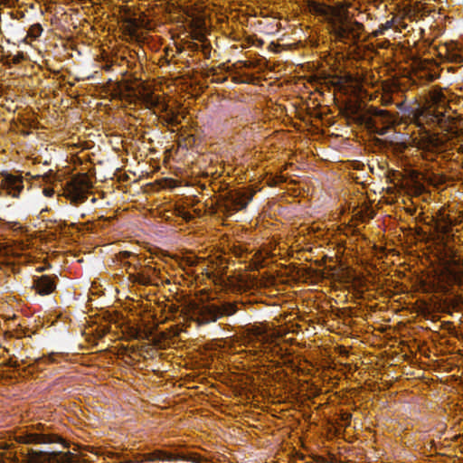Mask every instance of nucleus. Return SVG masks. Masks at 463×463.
I'll list each match as a JSON object with an SVG mask.
<instances>
[{
	"instance_id": "nucleus-1",
	"label": "nucleus",
	"mask_w": 463,
	"mask_h": 463,
	"mask_svg": "<svg viewBox=\"0 0 463 463\" xmlns=\"http://www.w3.org/2000/svg\"><path fill=\"white\" fill-rule=\"evenodd\" d=\"M447 103L448 99L444 92L441 90H433L425 106H418L411 110L408 134L411 146L429 152L436 151L441 146L440 138L427 131L424 126L439 125L441 128H445L447 121L450 119V116L446 114Z\"/></svg>"
},
{
	"instance_id": "nucleus-2",
	"label": "nucleus",
	"mask_w": 463,
	"mask_h": 463,
	"mask_svg": "<svg viewBox=\"0 0 463 463\" xmlns=\"http://www.w3.org/2000/svg\"><path fill=\"white\" fill-rule=\"evenodd\" d=\"M308 8L311 13L323 16L328 22L330 33L337 41L345 43H354L364 32L363 24L352 20L346 5L330 6L310 2Z\"/></svg>"
},
{
	"instance_id": "nucleus-3",
	"label": "nucleus",
	"mask_w": 463,
	"mask_h": 463,
	"mask_svg": "<svg viewBox=\"0 0 463 463\" xmlns=\"http://www.w3.org/2000/svg\"><path fill=\"white\" fill-rule=\"evenodd\" d=\"M138 95L146 109L154 110V113L165 112V119L168 124L177 126L181 123V118H184V115L181 116L179 113L168 110V105L165 97L155 94L147 87L144 86L139 90Z\"/></svg>"
},
{
	"instance_id": "nucleus-4",
	"label": "nucleus",
	"mask_w": 463,
	"mask_h": 463,
	"mask_svg": "<svg viewBox=\"0 0 463 463\" xmlns=\"http://www.w3.org/2000/svg\"><path fill=\"white\" fill-rule=\"evenodd\" d=\"M237 302L206 303L198 309V320L202 324L215 322L237 312Z\"/></svg>"
},
{
	"instance_id": "nucleus-5",
	"label": "nucleus",
	"mask_w": 463,
	"mask_h": 463,
	"mask_svg": "<svg viewBox=\"0 0 463 463\" xmlns=\"http://www.w3.org/2000/svg\"><path fill=\"white\" fill-rule=\"evenodd\" d=\"M91 187V180L87 175H77L66 183L62 195L74 204L80 203L87 199Z\"/></svg>"
},
{
	"instance_id": "nucleus-6",
	"label": "nucleus",
	"mask_w": 463,
	"mask_h": 463,
	"mask_svg": "<svg viewBox=\"0 0 463 463\" xmlns=\"http://www.w3.org/2000/svg\"><path fill=\"white\" fill-rule=\"evenodd\" d=\"M77 459V455L71 451L64 452L58 449L37 450L30 449L27 452L26 463H70Z\"/></svg>"
},
{
	"instance_id": "nucleus-7",
	"label": "nucleus",
	"mask_w": 463,
	"mask_h": 463,
	"mask_svg": "<svg viewBox=\"0 0 463 463\" xmlns=\"http://www.w3.org/2000/svg\"><path fill=\"white\" fill-rule=\"evenodd\" d=\"M373 116L366 123L368 128L379 135H385L394 122L393 117L387 110L378 109H373Z\"/></svg>"
},
{
	"instance_id": "nucleus-8",
	"label": "nucleus",
	"mask_w": 463,
	"mask_h": 463,
	"mask_svg": "<svg viewBox=\"0 0 463 463\" xmlns=\"http://www.w3.org/2000/svg\"><path fill=\"white\" fill-rule=\"evenodd\" d=\"M14 439L16 442L23 444H46L52 443L60 439L55 436L38 434L34 432H20L15 435Z\"/></svg>"
},
{
	"instance_id": "nucleus-9",
	"label": "nucleus",
	"mask_w": 463,
	"mask_h": 463,
	"mask_svg": "<svg viewBox=\"0 0 463 463\" xmlns=\"http://www.w3.org/2000/svg\"><path fill=\"white\" fill-rule=\"evenodd\" d=\"M252 194L248 192H232L229 194L226 201V208L229 211H239L247 206L252 198Z\"/></svg>"
},
{
	"instance_id": "nucleus-10",
	"label": "nucleus",
	"mask_w": 463,
	"mask_h": 463,
	"mask_svg": "<svg viewBox=\"0 0 463 463\" xmlns=\"http://www.w3.org/2000/svg\"><path fill=\"white\" fill-rule=\"evenodd\" d=\"M1 186L13 197H17L24 188L22 178L10 174L2 175Z\"/></svg>"
},
{
	"instance_id": "nucleus-11",
	"label": "nucleus",
	"mask_w": 463,
	"mask_h": 463,
	"mask_svg": "<svg viewBox=\"0 0 463 463\" xmlns=\"http://www.w3.org/2000/svg\"><path fill=\"white\" fill-rule=\"evenodd\" d=\"M145 25L144 20L137 17H126L122 19L121 28L123 33L131 39H137V31Z\"/></svg>"
},
{
	"instance_id": "nucleus-12",
	"label": "nucleus",
	"mask_w": 463,
	"mask_h": 463,
	"mask_svg": "<svg viewBox=\"0 0 463 463\" xmlns=\"http://www.w3.org/2000/svg\"><path fill=\"white\" fill-rule=\"evenodd\" d=\"M34 288L40 295H47L54 290L55 284L51 277L43 275L35 280Z\"/></svg>"
},
{
	"instance_id": "nucleus-13",
	"label": "nucleus",
	"mask_w": 463,
	"mask_h": 463,
	"mask_svg": "<svg viewBox=\"0 0 463 463\" xmlns=\"http://www.w3.org/2000/svg\"><path fill=\"white\" fill-rule=\"evenodd\" d=\"M184 460V461H190V459H188L184 455H182V454H173V453H168V452H165V451H156L154 452L150 458H149V460L153 461V460H163V461H173V460Z\"/></svg>"
},
{
	"instance_id": "nucleus-14",
	"label": "nucleus",
	"mask_w": 463,
	"mask_h": 463,
	"mask_svg": "<svg viewBox=\"0 0 463 463\" xmlns=\"http://www.w3.org/2000/svg\"><path fill=\"white\" fill-rule=\"evenodd\" d=\"M12 447L13 444L0 442V456L3 458L2 461H5V459L11 461L18 460L16 457V452L12 451Z\"/></svg>"
},
{
	"instance_id": "nucleus-15",
	"label": "nucleus",
	"mask_w": 463,
	"mask_h": 463,
	"mask_svg": "<svg viewBox=\"0 0 463 463\" xmlns=\"http://www.w3.org/2000/svg\"><path fill=\"white\" fill-rule=\"evenodd\" d=\"M42 33H43V28H42L41 24H35L30 27L29 31H28V36L31 38L36 39L42 34Z\"/></svg>"
},
{
	"instance_id": "nucleus-16",
	"label": "nucleus",
	"mask_w": 463,
	"mask_h": 463,
	"mask_svg": "<svg viewBox=\"0 0 463 463\" xmlns=\"http://www.w3.org/2000/svg\"><path fill=\"white\" fill-rule=\"evenodd\" d=\"M439 218L443 222H449L451 223V222L448 219V215L446 214V210L444 208L439 211Z\"/></svg>"
},
{
	"instance_id": "nucleus-17",
	"label": "nucleus",
	"mask_w": 463,
	"mask_h": 463,
	"mask_svg": "<svg viewBox=\"0 0 463 463\" xmlns=\"http://www.w3.org/2000/svg\"><path fill=\"white\" fill-rule=\"evenodd\" d=\"M53 194H54V190L52 188L46 187L43 189V194L47 197L52 196Z\"/></svg>"
},
{
	"instance_id": "nucleus-18",
	"label": "nucleus",
	"mask_w": 463,
	"mask_h": 463,
	"mask_svg": "<svg viewBox=\"0 0 463 463\" xmlns=\"http://www.w3.org/2000/svg\"><path fill=\"white\" fill-rule=\"evenodd\" d=\"M461 279H462V275L461 274H457V277H456L457 281L460 282Z\"/></svg>"
},
{
	"instance_id": "nucleus-19",
	"label": "nucleus",
	"mask_w": 463,
	"mask_h": 463,
	"mask_svg": "<svg viewBox=\"0 0 463 463\" xmlns=\"http://www.w3.org/2000/svg\"><path fill=\"white\" fill-rule=\"evenodd\" d=\"M9 0H0V5H5Z\"/></svg>"
},
{
	"instance_id": "nucleus-20",
	"label": "nucleus",
	"mask_w": 463,
	"mask_h": 463,
	"mask_svg": "<svg viewBox=\"0 0 463 463\" xmlns=\"http://www.w3.org/2000/svg\"><path fill=\"white\" fill-rule=\"evenodd\" d=\"M124 255H125V256H129V255H130V252H128V251H125V252H124Z\"/></svg>"
},
{
	"instance_id": "nucleus-21",
	"label": "nucleus",
	"mask_w": 463,
	"mask_h": 463,
	"mask_svg": "<svg viewBox=\"0 0 463 463\" xmlns=\"http://www.w3.org/2000/svg\"><path fill=\"white\" fill-rule=\"evenodd\" d=\"M61 446L62 448H66V446H65L63 443H61Z\"/></svg>"
},
{
	"instance_id": "nucleus-22",
	"label": "nucleus",
	"mask_w": 463,
	"mask_h": 463,
	"mask_svg": "<svg viewBox=\"0 0 463 463\" xmlns=\"http://www.w3.org/2000/svg\"><path fill=\"white\" fill-rule=\"evenodd\" d=\"M227 210L229 211V209H228V208H227ZM229 212H230V214H232V212H233V211H229Z\"/></svg>"
},
{
	"instance_id": "nucleus-23",
	"label": "nucleus",
	"mask_w": 463,
	"mask_h": 463,
	"mask_svg": "<svg viewBox=\"0 0 463 463\" xmlns=\"http://www.w3.org/2000/svg\"><path fill=\"white\" fill-rule=\"evenodd\" d=\"M191 463H198V462H196L195 460H192Z\"/></svg>"
}]
</instances>
